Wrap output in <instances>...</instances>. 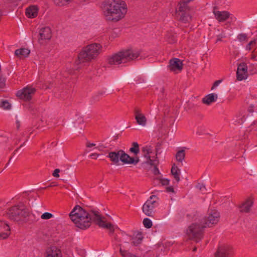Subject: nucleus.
I'll return each mask as SVG.
<instances>
[{"mask_svg":"<svg viewBox=\"0 0 257 257\" xmlns=\"http://www.w3.org/2000/svg\"><path fill=\"white\" fill-rule=\"evenodd\" d=\"M69 217L75 226L81 229L89 228L93 221L99 227L107 228L110 233L114 232L113 225L110 223H106L101 217L99 213L93 210H87L79 205H76L69 213Z\"/></svg>","mask_w":257,"mask_h":257,"instance_id":"1","label":"nucleus"},{"mask_svg":"<svg viewBox=\"0 0 257 257\" xmlns=\"http://www.w3.org/2000/svg\"><path fill=\"white\" fill-rule=\"evenodd\" d=\"M102 14L107 22L117 23L123 19L127 12V6L123 0H104L101 4Z\"/></svg>","mask_w":257,"mask_h":257,"instance_id":"2","label":"nucleus"},{"mask_svg":"<svg viewBox=\"0 0 257 257\" xmlns=\"http://www.w3.org/2000/svg\"><path fill=\"white\" fill-rule=\"evenodd\" d=\"M140 54L141 51L138 49L131 48L124 50L109 57L108 62L110 65L125 63L137 59Z\"/></svg>","mask_w":257,"mask_h":257,"instance_id":"3","label":"nucleus"},{"mask_svg":"<svg viewBox=\"0 0 257 257\" xmlns=\"http://www.w3.org/2000/svg\"><path fill=\"white\" fill-rule=\"evenodd\" d=\"M205 228V226L200 222L198 219L188 227L186 235L190 240L199 242L203 238Z\"/></svg>","mask_w":257,"mask_h":257,"instance_id":"4","label":"nucleus"},{"mask_svg":"<svg viewBox=\"0 0 257 257\" xmlns=\"http://www.w3.org/2000/svg\"><path fill=\"white\" fill-rule=\"evenodd\" d=\"M101 46L99 44L94 43L84 48L78 55V59L81 62L91 61L95 59L100 54Z\"/></svg>","mask_w":257,"mask_h":257,"instance_id":"5","label":"nucleus"},{"mask_svg":"<svg viewBox=\"0 0 257 257\" xmlns=\"http://www.w3.org/2000/svg\"><path fill=\"white\" fill-rule=\"evenodd\" d=\"M8 218L14 221L22 220L29 215V211L23 205H15L7 211Z\"/></svg>","mask_w":257,"mask_h":257,"instance_id":"6","label":"nucleus"},{"mask_svg":"<svg viewBox=\"0 0 257 257\" xmlns=\"http://www.w3.org/2000/svg\"><path fill=\"white\" fill-rule=\"evenodd\" d=\"M220 218L219 213L215 210L209 211L206 216L201 218H199L200 222L202 223L205 228L210 227L213 225L216 224L219 221Z\"/></svg>","mask_w":257,"mask_h":257,"instance_id":"7","label":"nucleus"},{"mask_svg":"<svg viewBox=\"0 0 257 257\" xmlns=\"http://www.w3.org/2000/svg\"><path fill=\"white\" fill-rule=\"evenodd\" d=\"M176 17L177 19L184 23H189L191 20L190 9L189 7L177 6L176 9Z\"/></svg>","mask_w":257,"mask_h":257,"instance_id":"8","label":"nucleus"},{"mask_svg":"<svg viewBox=\"0 0 257 257\" xmlns=\"http://www.w3.org/2000/svg\"><path fill=\"white\" fill-rule=\"evenodd\" d=\"M158 198L156 195H151L149 199L143 205L142 209L143 212L147 216H153L154 209L158 205L156 199Z\"/></svg>","mask_w":257,"mask_h":257,"instance_id":"9","label":"nucleus"},{"mask_svg":"<svg viewBox=\"0 0 257 257\" xmlns=\"http://www.w3.org/2000/svg\"><path fill=\"white\" fill-rule=\"evenodd\" d=\"M142 152L143 156L146 159L145 163L149 165H156L158 163V158L157 156L152 157L151 156V154L152 153V149L151 146H146L143 147Z\"/></svg>","mask_w":257,"mask_h":257,"instance_id":"10","label":"nucleus"},{"mask_svg":"<svg viewBox=\"0 0 257 257\" xmlns=\"http://www.w3.org/2000/svg\"><path fill=\"white\" fill-rule=\"evenodd\" d=\"M36 89L31 86H27L17 92V96L21 99L30 100L36 92Z\"/></svg>","mask_w":257,"mask_h":257,"instance_id":"11","label":"nucleus"},{"mask_svg":"<svg viewBox=\"0 0 257 257\" xmlns=\"http://www.w3.org/2000/svg\"><path fill=\"white\" fill-rule=\"evenodd\" d=\"M52 32L50 28L46 27L40 29L39 34L38 42L41 44H44L47 41L51 39Z\"/></svg>","mask_w":257,"mask_h":257,"instance_id":"12","label":"nucleus"},{"mask_svg":"<svg viewBox=\"0 0 257 257\" xmlns=\"http://www.w3.org/2000/svg\"><path fill=\"white\" fill-rule=\"evenodd\" d=\"M120 160L123 164L136 165L140 162L138 157H132L125 153L124 151L120 150Z\"/></svg>","mask_w":257,"mask_h":257,"instance_id":"13","label":"nucleus"},{"mask_svg":"<svg viewBox=\"0 0 257 257\" xmlns=\"http://www.w3.org/2000/svg\"><path fill=\"white\" fill-rule=\"evenodd\" d=\"M231 254V247L229 245H222L219 246L215 257H230Z\"/></svg>","mask_w":257,"mask_h":257,"instance_id":"14","label":"nucleus"},{"mask_svg":"<svg viewBox=\"0 0 257 257\" xmlns=\"http://www.w3.org/2000/svg\"><path fill=\"white\" fill-rule=\"evenodd\" d=\"M215 7L214 8L213 13L214 15L215 18L219 22H223L226 21L229 18L232 19V14H230L228 11H216Z\"/></svg>","mask_w":257,"mask_h":257,"instance_id":"15","label":"nucleus"},{"mask_svg":"<svg viewBox=\"0 0 257 257\" xmlns=\"http://www.w3.org/2000/svg\"><path fill=\"white\" fill-rule=\"evenodd\" d=\"M247 66L244 63H240L237 67L236 72L237 79L241 81L247 78Z\"/></svg>","mask_w":257,"mask_h":257,"instance_id":"16","label":"nucleus"},{"mask_svg":"<svg viewBox=\"0 0 257 257\" xmlns=\"http://www.w3.org/2000/svg\"><path fill=\"white\" fill-rule=\"evenodd\" d=\"M135 119L137 123L142 126H145L147 124V118L144 114L142 113L141 110L136 108L134 110Z\"/></svg>","mask_w":257,"mask_h":257,"instance_id":"17","label":"nucleus"},{"mask_svg":"<svg viewBox=\"0 0 257 257\" xmlns=\"http://www.w3.org/2000/svg\"><path fill=\"white\" fill-rule=\"evenodd\" d=\"M169 68L172 71H180L182 69V62L178 58H173L170 60Z\"/></svg>","mask_w":257,"mask_h":257,"instance_id":"18","label":"nucleus"},{"mask_svg":"<svg viewBox=\"0 0 257 257\" xmlns=\"http://www.w3.org/2000/svg\"><path fill=\"white\" fill-rule=\"evenodd\" d=\"M253 201L248 198L243 202L239 207V211L242 213H248L250 210V208L252 206Z\"/></svg>","mask_w":257,"mask_h":257,"instance_id":"19","label":"nucleus"},{"mask_svg":"<svg viewBox=\"0 0 257 257\" xmlns=\"http://www.w3.org/2000/svg\"><path fill=\"white\" fill-rule=\"evenodd\" d=\"M107 157L109 158L110 161L115 165H118L120 158V150L117 151L110 152L108 153Z\"/></svg>","mask_w":257,"mask_h":257,"instance_id":"20","label":"nucleus"},{"mask_svg":"<svg viewBox=\"0 0 257 257\" xmlns=\"http://www.w3.org/2000/svg\"><path fill=\"white\" fill-rule=\"evenodd\" d=\"M46 257H62V253L60 249L55 246H53L47 251Z\"/></svg>","mask_w":257,"mask_h":257,"instance_id":"21","label":"nucleus"},{"mask_svg":"<svg viewBox=\"0 0 257 257\" xmlns=\"http://www.w3.org/2000/svg\"><path fill=\"white\" fill-rule=\"evenodd\" d=\"M38 9L35 6H32L26 10V15L29 18H34L38 15Z\"/></svg>","mask_w":257,"mask_h":257,"instance_id":"22","label":"nucleus"},{"mask_svg":"<svg viewBox=\"0 0 257 257\" xmlns=\"http://www.w3.org/2000/svg\"><path fill=\"white\" fill-rule=\"evenodd\" d=\"M217 94L210 93L202 99V102L205 104L210 105L212 102H215L217 100Z\"/></svg>","mask_w":257,"mask_h":257,"instance_id":"23","label":"nucleus"},{"mask_svg":"<svg viewBox=\"0 0 257 257\" xmlns=\"http://www.w3.org/2000/svg\"><path fill=\"white\" fill-rule=\"evenodd\" d=\"M30 51L26 48L17 49L15 52V54L20 58L27 57L29 56Z\"/></svg>","mask_w":257,"mask_h":257,"instance_id":"24","label":"nucleus"},{"mask_svg":"<svg viewBox=\"0 0 257 257\" xmlns=\"http://www.w3.org/2000/svg\"><path fill=\"white\" fill-rule=\"evenodd\" d=\"M171 172L176 182H179L180 181V170L174 164L172 167Z\"/></svg>","mask_w":257,"mask_h":257,"instance_id":"25","label":"nucleus"},{"mask_svg":"<svg viewBox=\"0 0 257 257\" xmlns=\"http://www.w3.org/2000/svg\"><path fill=\"white\" fill-rule=\"evenodd\" d=\"M185 157V153L184 150L178 151L176 154V160L182 163L184 160Z\"/></svg>","mask_w":257,"mask_h":257,"instance_id":"26","label":"nucleus"},{"mask_svg":"<svg viewBox=\"0 0 257 257\" xmlns=\"http://www.w3.org/2000/svg\"><path fill=\"white\" fill-rule=\"evenodd\" d=\"M143 237L141 233H138L136 236L133 238L132 243L135 246H137L140 244L143 240Z\"/></svg>","mask_w":257,"mask_h":257,"instance_id":"27","label":"nucleus"},{"mask_svg":"<svg viewBox=\"0 0 257 257\" xmlns=\"http://www.w3.org/2000/svg\"><path fill=\"white\" fill-rule=\"evenodd\" d=\"M130 152L137 155L140 152L139 146L137 142H133L132 147L130 149Z\"/></svg>","mask_w":257,"mask_h":257,"instance_id":"28","label":"nucleus"},{"mask_svg":"<svg viewBox=\"0 0 257 257\" xmlns=\"http://www.w3.org/2000/svg\"><path fill=\"white\" fill-rule=\"evenodd\" d=\"M72 0H54V4L60 7L69 4Z\"/></svg>","mask_w":257,"mask_h":257,"instance_id":"29","label":"nucleus"},{"mask_svg":"<svg viewBox=\"0 0 257 257\" xmlns=\"http://www.w3.org/2000/svg\"><path fill=\"white\" fill-rule=\"evenodd\" d=\"M105 93L104 91H100L95 94L92 98L91 101L92 103H95L100 100V97Z\"/></svg>","mask_w":257,"mask_h":257,"instance_id":"30","label":"nucleus"},{"mask_svg":"<svg viewBox=\"0 0 257 257\" xmlns=\"http://www.w3.org/2000/svg\"><path fill=\"white\" fill-rule=\"evenodd\" d=\"M143 222L144 226L147 228H150L152 226V222L149 218H144Z\"/></svg>","mask_w":257,"mask_h":257,"instance_id":"31","label":"nucleus"},{"mask_svg":"<svg viewBox=\"0 0 257 257\" xmlns=\"http://www.w3.org/2000/svg\"><path fill=\"white\" fill-rule=\"evenodd\" d=\"M1 106L5 109H10L11 108V104L7 100H4L1 103Z\"/></svg>","mask_w":257,"mask_h":257,"instance_id":"32","label":"nucleus"},{"mask_svg":"<svg viewBox=\"0 0 257 257\" xmlns=\"http://www.w3.org/2000/svg\"><path fill=\"white\" fill-rule=\"evenodd\" d=\"M237 39L240 41H247V35L246 34H240L237 36Z\"/></svg>","mask_w":257,"mask_h":257,"instance_id":"33","label":"nucleus"},{"mask_svg":"<svg viewBox=\"0 0 257 257\" xmlns=\"http://www.w3.org/2000/svg\"><path fill=\"white\" fill-rule=\"evenodd\" d=\"M53 217V214L49 212H45L43 213L41 218L43 219H49Z\"/></svg>","mask_w":257,"mask_h":257,"instance_id":"34","label":"nucleus"},{"mask_svg":"<svg viewBox=\"0 0 257 257\" xmlns=\"http://www.w3.org/2000/svg\"><path fill=\"white\" fill-rule=\"evenodd\" d=\"M159 160H158V163L156 165H150L154 167V168L153 169V172L155 175H157L160 174V171L159 170V169L157 167V166L159 164Z\"/></svg>","mask_w":257,"mask_h":257,"instance_id":"35","label":"nucleus"},{"mask_svg":"<svg viewBox=\"0 0 257 257\" xmlns=\"http://www.w3.org/2000/svg\"><path fill=\"white\" fill-rule=\"evenodd\" d=\"M192 1V0H181L177 6H183V5H184L185 7H189L188 6V4Z\"/></svg>","mask_w":257,"mask_h":257,"instance_id":"36","label":"nucleus"},{"mask_svg":"<svg viewBox=\"0 0 257 257\" xmlns=\"http://www.w3.org/2000/svg\"><path fill=\"white\" fill-rule=\"evenodd\" d=\"M196 188L199 189L202 193H204L206 191V188L205 185L203 184L198 183L196 185Z\"/></svg>","mask_w":257,"mask_h":257,"instance_id":"37","label":"nucleus"},{"mask_svg":"<svg viewBox=\"0 0 257 257\" xmlns=\"http://www.w3.org/2000/svg\"><path fill=\"white\" fill-rule=\"evenodd\" d=\"M255 40L251 41L246 46V49L250 50L251 49V46L255 45Z\"/></svg>","mask_w":257,"mask_h":257,"instance_id":"38","label":"nucleus"},{"mask_svg":"<svg viewBox=\"0 0 257 257\" xmlns=\"http://www.w3.org/2000/svg\"><path fill=\"white\" fill-rule=\"evenodd\" d=\"M10 232H3L0 233V239H7L10 235Z\"/></svg>","mask_w":257,"mask_h":257,"instance_id":"39","label":"nucleus"},{"mask_svg":"<svg viewBox=\"0 0 257 257\" xmlns=\"http://www.w3.org/2000/svg\"><path fill=\"white\" fill-rule=\"evenodd\" d=\"M222 81V79L218 80L217 81H215L214 83L213 84V85L211 87V90L214 89L216 87H217L221 82Z\"/></svg>","mask_w":257,"mask_h":257,"instance_id":"40","label":"nucleus"},{"mask_svg":"<svg viewBox=\"0 0 257 257\" xmlns=\"http://www.w3.org/2000/svg\"><path fill=\"white\" fill-rule=\"evenodd\" d=\"M170 182L169 180L167 179H162L161 180V183L163 185H168Z\"/></svg>","mask_w":257,"mask_h":257,"instance_id":"41","label":"nucleus"},{"mask_svg":"<svg viewBox=\"0 0 257 257\" xmlns=\"http://www.w3.org/2000/svg\"><path fill=\"white\" fill-rule=\"evenodd\" d=\"M60 170L59 169H56L53 173V176L55 177H59V173H60Z\"/></svg>","mask_w":257,"mask_h":257,"instance_id":"42","label":"nucleus"},{"mask_svg":"<svg viewBox=\"0 0 257 257\" xmlns=\"http://www.w3.org/2000/svg\"><path fill=\"white\" fill-rule=\"evenodd\" d=\"M224 37H225V36H224L222 34L217 35V39H216V43H217V42H219V41H221V39L222 38H224Z\"/></svg>","mask_w":257,"mask_h":257,"instance_id":"43","label":"nucleus"},{"mask_svg":"<svg viewBox=\"0 0 257 257\" xmlns=\"http://www.w3.org/2000/svg\"><path fill=\"white\" fill-rule=\"evenodd\" d=\"M99 156V154H96V153H93V154H91L90 155V157L92 158V159H96L97 158V157H98Z\"/></svg>","mask_w":257,"mask_h":257,"instance_id":"44","label":"nucleus"},{"mask_svg":"<svg viewBox=\"0 0 257 257\" xmlns=\"http://www.w3.org/2000/svg\"><path fill=\"white\" fill-rule=\"evenodd\" d=\"M5 85V82L4 79H0V87L3 88Z\"/></svg>","mask_w":257,"mask_h":257,"instance_id":"45","label":"nucleus"},{"mask_svg":"<svg viewBox=\"0 0 257 257\" xmlns=\"http://www.w3.org/2000/svg\"><path fill=\"white\" fill-rule=\"evenodd\" d=\"M95 146V144H94V143H90L87 142L86 144V147L87 148H91V147H94Z\"/></svg>","mask_w":257,"mask_h":257,"instance_id":"46","label":"nucleus"},{"mask_svg":"<svg viewBox=\"0 0 257 257\" xmlns=\"http://www.w3.org/2000/svg\"><path fill=\"white\" fill-rule=\"evenodd\" d=\"M166 190L168 192H174V189L172 187H167L166 188Z\"/></svg>","mask_w":257,"mask_h":257,"instance_id":"47","label":"nucleus"},{"mask_svg":"<svg viewBox=\"0 0 257 257\" xmlns=\"http://www.w3.org/2000/svg\"><path fill=\"white\" fill-rule=\"evenodd\" d=\"M26 141H27V140H26L24 143H23V144H22L20 146V147H19V148H17L16 150H15V151H14V155H15V154L16 152H17L19 149H20L21 147H22L23 146H24L25 145V143H26Z\"/></svg>","mask_w":257,"mask_h":257,"instance_id":"48","label":"nucleus"},{"mask_svg":"<svg viewBox=\"0 0 257 257\" xmlns=\"http://www.w3.org/2000/svg\"><path fill=\"white\" fill-rule=\"evenodd\" d=\"M253 105H250L248 108V111L249 112H252L253 111Z\"/></svg>","mask_w":257,"mask_h":257,"instance_id":"49","label":"nucleus"},{"mask_svg":"<svg viewBox=\"0 0 257 257\" xmlns=\"http://www.w3.org/2000/svg\"><path fill=\"white\" fill-rule=\"evenodd\" d=\"M16 124H17V127L18 129H19L20 126V122L18 120H17L16 121Z\"/></svg>","mask_w":257,"mask_h":257,"instance_id":"50","label":"nucleus"},{"mask_svg":"<svg viewBox=\"0 0 257 257\" xmlns=\"http://www.w3.org/2000/svg\"><path fill=\"white\" fill-rule=\"evenodd\" d=\"M196 249H197V247H196V246L194 247L193 248V251H196Z\"/></svg>","mask_w":257,"mask_h":257,"instance_id":"51","label":"nucleus"},{"mask_svg":"<svg viewBox=\"0 0 257 257\" xmlns=\"http://www.w3.org/2000/svg\"><path fill=\"white\" fill-rule=\"evenodd\" d=\"M174 42H175V40L174 39L171 41H169L170 43H174Z\"/></svg>","mask_w":257,"mask_h":257,"instance_id":"52","label":"nucleus"},{"mask_svg":"<svg viewBox=\"0 0 257 257\" xmlns=\"http://www.w3.org/2000/svg\"><path fill=\"white\" fill-rule=\"evenodd\" d=\"M7 226H8V230L10 231V227H9V226H8L7 225Z\"/></svg>","mask_w":257,"mask_h":257,"instance_id":"53","label":"nucleus"},{"mask_svg":"<svg viewBox=\"0 0 257 257\" xmlns=\"http://www.w3.org/2000/svg\"><path fill=\"white\" fill-rule=\"evenodd\" d=\"M130 257H137V256L135 255H131L130 256Z\"/></svg>","mask_w":257,"mask_h":257,"instance_id":"54","label":"nucleus"},{"mask_svg":"<svg viewBox=\"0 0 257 257\" xmlns=\"http://www.w3.org/2000/svg\"><path fill=\"white\" fill-rule=\"evenodd\" d=\"M120 251L121 253L122 254H122V249H121V248L120 249Z\"/></svg>","mask_w":257,"mask_h":257,"instance_id":"55","label":"nucleus"}]
</instances>
